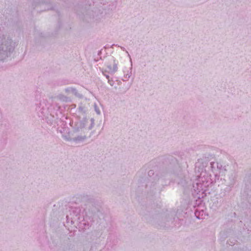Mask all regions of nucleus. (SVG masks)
Segmentation results:
<instances>
[{"label": "nucleus", "mask_w": 251, "mask_h": 251, "mask_svg": "<svg viewBox=\"0 0 251 251\" xmlns=\"http://www.w3.org/2000/svg\"><path fill=\"white\" fill-rule=\"evenodd\" d=\"M70 215H67L66 218L68 224L70 222L72 225H74V227L71 226L69 230L71 232H73V235H75L77 231V226L78 222V212L77 203H70L69 204Z\"/></svg>", "instance_id": "f257e3e1"}, {"label": "nucleus", "mask_w": 251, "mask_h": 251, "mask_svg": "<svg viewBox=\"0 0 251 251\" xmlns=\"http://www.w3.org/2000/svg\"><path fill=\"white\" fill-rule=\"evenodd\" d=\"M14 44L11 39L3 35H0V61L8 57L9 53L14 50Z\"/></svg>", "instance_id": "f03ea898"}, {"label": "nucleus", "mask_w": 251, "mask_h": 251, "mask_svg": "<svg viewBox=\"0 0 251 251\" xmlns=\"http://www.w3.org/2000/svg\"><path fill=\"white\" fill-rule=\"evenodd\" d=\"M49 101H51V100L43 99L39 104H37L36 110L38 113H41L39 116L43 119L46 118L47 115L50 113V103Z\"/></svg>", "instance_id": "7ed1b4c3"}, {"label": "nucleus", "mask_w": 251, "mask_h": 251, "mask_svg": "<svg viewBox=\"0 0 251 251\" xmlns=\"http://www.w3.org/2000/svg\"><path fill=\"white\" fill-rule=\"evenodd\" d=\"M44 4H43V3H42V4H40V6L41 7H43L44 6Z\"/></svg>", "instance_id": "20e7f679"}]
</instances>
